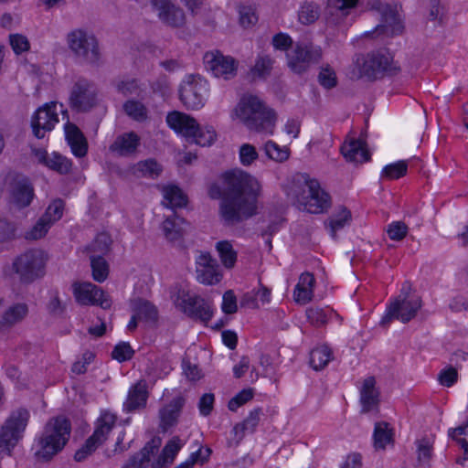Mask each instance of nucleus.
Masks as SVG:
<instances>
[{"mask_svg":"<svg viewBox=\"0 0 468 468\" xmlns=\"http://www.w3.org/2000/svg\"><path fill=\"white\" fill-rule=\"evenodd\" d=\"M252 398L253 391L251 388L243 389L229 401L228 408L231 411H236L240 406L250 401Z\"/></svg>","mask_w":468,"mask_h":468,"instance_id":"4d7b16f0","label":"nucleus"},{"mask_svg":"<svg viewBox=\"0 0 468 468\" xmlns=\"http://www.w3.org/2000/svg\"><path fill=\"white\" fill-rule=\"evenodd\" d=\"M272 67V59L268 56L259 57L252 71L259 77L269 74Z\"/></svg>","mask_w":468,"mask_h":468,"instance_id":"0e129e2a","label":"nucleus"},{"mask_svg":"<svg viewBox=\"0 0 468 468\" xmlns=\"http://www.w3.org/2000/svg\"><path fill=\"white\" fill-rule=\"evenodd\" d=\"M171 299L175 305L187 316L207 324L213 316L210 303L197 295H191L187 290L176 285L171 290Z\"/></svg>","mask_w":468,"mask_h":468,"instance_id":"423d86ee","label":"nucleus"},{"mask_svg":"<svg viewBox=\"0 0 468 468\" xmlns=\"http://www.w3.org/2000/svg\"><path fill=\"white\" fill-rule=\"evenodd\" d=\"M151 5L157 13L158 18L165 25L171 27H181L186 24L185 12L171 0H151Z\"/></svg>","mask_w":468,"mask_h":468,"instance_id":"aec40b11","label":"nucleus"},{"mask_svg":"<svg viewBox=\"0 0 468 468\" xmlns=\"http://www.w3.org/2000/svg\"><path fill=\"white\" fill-rule=\"evenodd\" d=\"M181 440L174 437L164 447L158 458L151 463L152 468H165L170 465L182 447Z\"/></svg>","mask_w":468,"mask_h":468,"instance_id":"c756f323","label":"nucleus"},{"mask_svg":"<svg viewBox=\"0 0 468 468\" xmlns=\"http://www.w3.org/2000/svg\"><path fill=\"white\" fill-rule=\"evenodd\" d=\"M318 82L326 90L335 88L337 85V77L334 69L329 65L322 67L318 74Z\"/></svg>","mask_w":468,"mask_h":468,"instance_id":"8fccbe9b","label":"nucleus"},{"mask_svg":"<svg viewBox=\"0 0 468 468\" xmlns=\"http://www.w3.org/2000/svg\"><path fill=\"white\" fill-rule=\"evenodd\" d=\"M237 115L250 131L273 133L276 114L258 96L244 95L238 104Z\"/></svg>","mask_w":468,"mask_h":468,"instance_id":"7ed1b4c3","label":"nucleus"},{"mask_svg":"<svg viewBox=\"0 0 468 468\" xmlns=\"http://www.w3.org/2000/svg\"><path fill=\"white\" fill-rule=\"evenodd\" d=\"M332 351L326 346L313 349L310 353V365L314 370L324 368L332 360Z\"/></svg>","mask_w":468,"mask_h":468,"instance_id":"4c0bfd02","label":"nucleus"},{"mask_svg":"<svg viewBox=\"0 0 468 468\" xmlns=\"http://www.w3.org/2000/svg\"><path fill=\"white\" fill-rule=\"evenodd\" d=\"M258 158L256 148L250 144H244L239 148V159L243 165H251Z\"/></svg>","mask_w":468,"mask_h":468,"instance_id":"052dcab7","label":"nucleus"},{"mask_svg":"<svg viewBox=\"0 0 468 468\" xmlns=\"http://www.w3.org/2000/svg\"><path fill=\"white\" fill-rule=\"evenodd\" d=\"M67 44L70 51L83 62L92 65L99 62V43L92 33L81 28L73 29L67 35Z\"/></svg>","mask_w":468,"mask_h":468,"instance_id":"6e6552de","label":"nucleus"},{"mask_svg":"<svg viewBox=\"0 0 468 468\" xmlns=\"http://www.w3.org/2000/svg\"><path fill=\"white\" fill-rule=\"evenodd\" d=\"M70 431L71 425L66 418L56 417L50 419L37 440L36 457L42 461L50 460L67 444Z\"/></svg>","mask_w":468,"mask_h":468,"instance_id":"20e7f679","label":"nucleus"},{"mask_svg":"<svg viewBox=\"0 0 468 468\" xmlns=\"http://www.w3.org/2000/svg\"><path fill=\"white\" fill-rule=\"evenodd\" d=\"M51 225L52 224L48 222L45 218H40L31 229V230L27 234V238L31 239H41L47 234Z\"/></svg>","mask_w":468,"mask_h":468,"instance_id":"13d9d810","label":"nucleus"},{"mask_svg":"<svg viewBox=\"0 0 468 468\" xmlns=\"http://www.w3.org/2000/svg\"><path fill=\"white\" fill-rule=\"evenodd\" d=\"M186 221L183 218L176 215L168 217L163 222V230L167 239L173 241L178 239L184 231V225Z\"/></svg>","mask_w":468,"mask_h":468,"instance_id":"c9c22d12","label":"nucleus"},{"mask_svg":"<svg viewBox=\"0 0 468 468\" xmlns=\"http://www.w3.org/2000/svg\"><path fill=\"white\" fill-rule=\"evenodd\" d=\"M320 16V8L314 3L303 4L298 13V19L303 25L314 23Z\"/></svg>","mask_w":468,"mask_h":468,"instance_id":"c03bdc74","label":"nucleus"},{"mask_svg":"<svg viewBox=\"0 0 468 468\" xmlns=\"http://www.w3.org/2000/svg\"><path fill=\"white\" fill-rule=\"evenodd\" d=\"M222 311L227 314H232L237 312V299L233 291L229 290L223 294L221 305Z\"/></svg>","mask_w":468,"mask_h":468,"instance_id":"774afa93","label":"nucleus"},{"mask_svg":"<svg viewBox=\"0 0 468 468\" xmlns=\"http://www.w3.org/2000/svg\"><path fill=\"white\" fill-rule=\"evenodd\" d=\"M410 285L405 283L401 290V295L392 301L387 307L386 314L380 321L383 326L388 325L391 320L397 319L402 323H408L413 319L422 306L421 298L418 295H408Z\"/></svg>","mask_w":468,"mask_h":468,"instance_id":"0eeeda50","label":"nucleus"},{"mask_svg":"<svg viewBox=\"0 0 468 468\" xmlns=\"http://www.w3.org/2000/svg\"><path fill=\"white\" fill-rule=\"evenodd\" d=\"M408 164L406 161H399L386 165L381 173V176L389 180L398 179L406 175Z\"/></svg>","mask_w":468,"mask_h":468,"instance_id":"09e8293b","label":"nucleus"},{"mask_svg":"<svg viewBox=\"0 0 468 468\" xmlns=\"http://www.w3.org/2000/svg\"><path fill=\"white\" fill-rule=\"evenodd\" d=\"M386 231L391 240L399 241L406 237L408 227L402 221H393L387 226Z\"/></svg>","mask_w":468,"mask_h":468,"instance_id":"603ef678","label":"nucleus"},{"mask_svg":"<svg viewBox=\"0 0 468 468\" xmlns=\"http://www.w3.org/2000/svg\"><path fill=\"white\" fill-rule=\"evenodd\" d=\"M417 452L419 463L422 464L428 463L432 454V442L427 438L418 441Z\"/></svg>","mask_w":468,"mask_h":468,"instance_id":"864d4df0","label":"nucleus"},{"mask_svg":"<svg viewBox=\"0 0 468 468\" xmlns=\"http://www.w3.org/2000/svg\"><path fill=\"white\" fill-rule=\"evenodd\" d=\"M28 420L29 412L26 409H18L10 414L0 431V454L10 455L23 437Z\"/></svg>","mask_w":468,"mask_h":468,"instance_id":"9d476101","label":"nucleus"},{"mask_svg":"<svg viewBox=\"0 0 468 468\" xmlns=\"http://www.w3.org/2000/svg\"><path fill=\"white\" fill-rule=\"evenodd\" d=\"M39 160L48 168L57 171L59 174H67L71 168L70 160L55 152L50 154L42 153L39 156Z\"/></svg>","mask_w":468,"mask_h":468,"instance_id":"72a5a7b5","label":"nucleus"},{"mask_svg":"<svg viewBox=\"0 0 468 468\" xmlns=\"http://www.w3.org/2000/svg\"><path fill=\"white\" fill-rule=\"evenodd\" d=\"M117 417L110 411H102L95 422L94 431L89 437L100 446L108 439L109 434L115 426Z\"/></svg>","mask_w":468,"mask_h":468,"instance_id":"a878e982","label":"nucleus"},{"mask_svg":"<svg viewBox=\"0 0 468 468\" xmlns=\"http://www.w3.org/2000/svg\"><path fill=\"white\" fill-rule=\"evenodd\" d=\"M92 277L98 282H102L108 277L109 266L101 255H90Z\"/></svg>","mask_w":468,"mask_h":468,"instance_id":"79ce46f5","label":"nucleus"},{"mask_svg":"<svg viewBox=\"0 0 468 468\" xmlns=\"http://www.w3.org/2000/svg\"><path fill=\"white\" fill-rule=\"evenodd\" d=\"M111 244V237L107 233H100L90 245L89 250L91 251V255L103 257L110 250Z\"/></svg>","mask_w":468,"mask_h":468,"instance_id":"de8ad7c7","label":"nucleus"},{"mask_svg":"<svg viewBox=\"0 0 468 468\" xmlns=\"http://www.w3.org/2000/svg\"><path fill=\"white\" fill-rule=\"evenodd\" d=\"M47 255L41 250L33 249L17 256L13 270L24 283H31L45 274Z\"/></svg>","mask_w":468,"mask_h":468,"instance_id":"1a4fd4ad","label":"nucleus"},{"mask_svg":"<svg viewBox=\"0 0 468 468\" xmlns=\"http://www.w3.org/2000/svg\"><path fill=\"white\" fill-rule=\"evenodd\" d=\"M10 46L16 54L27 51L30 44L27 37L20 34H12L9 36Z\"/></svg>","mask_w":468,"mask_h":468,"instance_id":"e2e57ef3","label":"nucleus"},{"mask_svg":"<svg viewBox=\"0 0 468 468\" xmlns=\"http://www.w3.org/2000/svg\"><path fill=\"white\" fill-rule=\"evenodd\" d=\"M184 405V398L176 397L159 410L160 428L163 431H168L177 423Z\"/></svg>","mask_w":468,"mask_h":468,"instance_id":"b1692460","label":"nucleus"},{"mask_svg":"<svg viewBox=\"0 0 468 468\" xmlns=\"http://www.w3.org/2000/svg\"><path fill=\"white\" fill-rule=\"evenodd\" d=\"M216 249L222 264L228 269L233 268L237 261V252L234 250L231 242L229 240L218 241L216 244Z\"/></svg>","mask_w":468,"mask_h":468,"instance_id":"58836bf2","label":"nucleus"},{"mask_svg":"<svg viewBox=\"0 0 468 468\" xmlns=\"http://www.w3.org/2000/svg\"><path fill=\"white\" fill-rule=\"evenodd\" d=\"M191 138L198 145L209 146L216 141L217 133L212 126L206 125L204 127H200L198 125L197 133L191 136Z\"/></svg>","mask_w":468,"mask_h":468,"instance_id":"49530a36","label":"nucleus"},{"mask_svg":"<svg viewBox=\"0 0 468 468\" xmlns=\"http://www.w3.org/2000/svg\"><path fill=\"white\" fill-rule=\"evenodd\" d=\"M98 89L84 77H76L69 93V105L77 112H87L98 105Z\"/></svg>","mask_w":468,"mask_h":468,"instance_id":"9b49d317","label":"nucleus"},{"mask_svg":"<svg viewBox=\"0 0 468 468\" xmlns=\"http://www.w3.org/2000/svg\"><path fill=\"white\" fill-rule=\"evenodd\" d=\"M170 370L171 367L165 360L156 358L147 366L146 373L154 378H159L168 374Z\"/></svg>","mask_w":468,"mask_h":468,"instance_id":"3c124183","label":"nucleus"},{"mask_svg":"<svg viewBox=\"0 0 468 468\" xmlns=\"http://www.w3.org/2000/svg\"><path fill=\"white\" fill-rule=\"evenodd\" d=\"M351 219V213L346 207H341L340 210L333 215L328 220V227L333 238H335L336 231L343 229Z\"/></svg>","mask_w":468,"mask_h":468,"instance_id":"37998d69","label":"nucleus"},{"mask_svg":"<svg viewBox=\"0 0 468 468\" xmlns=\"http://www.w3.org/2000/svg\"><path fill=\"white\" fill-rule=\"evenodd\" d=\"M264 152L270 159L280 163L286 161L290 155V151L287 147H281L271 140L265 143Z\"/></svg>","mask_w":468,"mask_h":468,"instance_id":"a18cd8bd","label":"nucleus"},{"mask_svg":"<svg viewBox=\"0 0 468 468\" xmlns=\"http://www.w3.org/2000/svg\"><path fill=\"white\" fill-rule=\"evenodd\" d=\"M100 447L95 441L88 438L85 443L75 452L74 460L83 462Z\"/></svg>","mask_w":468,"mask_h":468,"instance_id":"bf43d9fd","label":"nucleus"},{"mask_svg":"<svg viewBox=\"0 0 468 468\" xmlns=\"http://www.w3.org/2000/svg\"><path fill=\"white\" fill-rule=\"evenodd\" d=\"M287 197L309 213L319 214L331 206V197L316 179L306 174L296 175L286 188Z\"/></svg>","mask_w":468,"mask_h":468,"instance_id":"f03ea898","label":"nucleus"},{"mask_svg":"<svg viewBox=\"0 0 468 468\" xmlns=\"http://www.w3.org/2000/svg\"><path fill=\"white\" fill-rule=\"evenodd\" d=\"M371 9L376 11L381 17V22L373 31L366 32L365 37L373 35L392 37L402 31V25L396 8L390 5L382 3L379 0H373Z\"/></svg>","mask_w":468,"mask_h":468,"instance_id":"4468645a","label":"nucleus"},{"mask_svg":"<svg viewBox=\"0 0 468 468\" xmlns=\"http://www.w3.org/2000/svg\"><path fill=\"white\" fill-rule=\"evenodd\" d=\"M164 206L169 208L183 207L187 203L186 196L176 186L169 185L163 187Z\"/></svg>","mask_w":468,"mask_h":468,"instance_id":"7c9ffc66","label":"nucleus"},{"mask_svg":"<svg viewBox=\"0 0 468 468\" xmlns=\"http://www.w3.org/2000/svg\"><path fill=\"white\" fill-rule=\"evenodd\" d=\"M28 314V306L25 303H17L9 306L3 314L0 324L12 326L21 322Z\"/></svg>","mask_w":468,"mask_h":468,"instance_id":"473e14b6","label":"nucleus"},{"mask_svg":"<svg viewBox=\"0 0 468 468\" xmlns=\"http://www.w3.org/2000/svg\"><path fill=\"white\" fill-rule=\"evenodd\" d=\"M58 105L48 102L40 106L31 117V128L35 137L42 139L46 133L51 132L58 123Z\"/></svg>","mask_w":468,"mask_h":468,"instance_id":"dca6fc26","label":"nucleus"},{"mask_svg":"<svg viewBox=\"0 0 468 468\" xmlns=\"http://www.w3.org/2000/svg\"><path fill=\"white\" fill-rule=\"evenodd\" d=\"M8 203L11 208L21 210L27 207L35 197V190L30 180L20 174L10 176L8 182Z\"/></svg>","mask_w":468,"mask_h":468,"instance_id":"2eb2a0df","label":"nucleus"},{"mask_svg":"<svg viewBox=\"0 0 468 468\" xmlns=\"http://www.w3.org/2000/svg\"><path fill=\"white\" fill-rule=\"evenodd\" d=\"M341 153L348 162L361 164L369 160L370 154L365 143L359 139H351L341 147Z\"/></svg>","mask_w":468,"mask_h":468,"instance_id":"cd10ccee","label":"nucleus"},{"mask_svg":"<svg viewBox=\"0 0 468 468\" xmlns=\"http://www.w3.org/2000/svg\"><path fill=\"white\" fill-rule=\"evenodd\" d=\"M148 398L147 386L144 380H140L129 389L127 399L123 404L125 410L133 411L144 408Z\"/></svg>","mask_w":468,"mask_h":468,"instance_id":"c85d7f7f","label":"nucleus"},{"mask_svg":"<svg viewBox=\"0 0 468 468\" xmlns=\"http://www.w3.org/2000/svg\"><path fill=\"white\" fill-rule=\"evenodd\" d=\"M360 403L362 412L367 413L378 409L379 404V393L376 388V379L373 377L367 378L360 388Z\"/></svg>","mask_w":468,"mask_h":468,"instance_id":"bb28decb","label":"nucleus"},{"mask_svg":"<svg viewBox=\"0 0 468 468\" xmlns=\"http://www.w3.org/2000/svg\"><path fill=\"white\" fill-rule=\"evenodd\" d=\"M322 48L311 43H296L287 53V64L297 74L307 71L322 59Z\"/></svg>","mask_w":468,"mask_h":468,"instance_id":"ddd939ff","label":"nucleus"},{"mask_svg":"<svg viewBox=\"0 0 468 468\" xmlns=\"http://www.w3.org/2000/svg\"><path fill=\"white\" fill-rule=\"evenodd\" d=\"M261 186L259 181L241 170L227 172L220 183L212 184L208 196L219 199L218 215L225 226L237 225L257 213Z\"/></svg>","mask_w":468,"mask_h":468,"instance_id":"f257e3e1","label":"nucleus"},{"mask_svg":"<svg viewBox=\"0 0 468 468\" xmlns=\"http://www.w3.org/2000/svg\"><path fill=\"white\" fill-rule=\"evenodd\" d=\"M357 0H329L327 6L328 20L332 23H337L338 17L346 16L348 10L355 7Z\"/></svg>","mask_w":468,"mask_h":468,"instance_id":"f704fd0d","label":"nucleus"},{"mask_svg":"<svg viewBox=\"0 0 468 468\" xmlns=\"http://www.w3.org/2000/svg\"><path fill=\"white\" fill-rule=\"evenodd\" d=\"M258 20L255 10L251 6H241L239 8V21L242 27H248L254 25Z\"/></svg>","mask_w":468,"mask_h":468,"instance_id":"338daca9","label":"nucleus"},{"mask_svg":"<svg viewBox=\"0 0 468 468\" xmlns=\"http://www.w3.org/2000/svg\"><path fill=\"white\" fill-rule=\"evenodd\" d=\"M133 309L140 320H145L148 322H155L157 320V309L148 301L143 299L134 301Z\"/></svg>","mask_w":468,"mask_h":468,"instance_id":"e433bc0d","label":"nucleus"},{"mask_svg":"<svg viewBox=\"0 0 468 468\" xmlns=\"http://www.w3.org/2000/svg\"><path fill=\"white\" fill-rule=\"evenodd\" d=\"M162 443L159 437H154L124 463L122 468H147L153 456L158 452Z\"/></svg>","mask_w":468,"mask_h":468,"instance_id":"4be33fe9","label":"nucleus"},{"mask_svg":"<svg viewBox=\"0 0 468 468\" xmlns=\"http://www.w3.org/2000/svg\"><path fill=\"white\" fill-rule=\"evenodd\" d=\"M207 91V80L200 76L188 75L180 85L179 98L188 110H199L205 105Z\"/></svg>","mask_w":468,"mask_h":468,"instance_id":"f8f14e48","label":"nucleus"},{"mask_svg":"<svg viewBox=\"0 0 468 468\" xmlns=\"http://www.w3.org/2000/svg\"><path fill=\"white\" fill-rule=\"evenodd\" d=\"M308 321L314 326H322L327 323V314L321 308H309L306 311Z\"/></svg>","mask_w":468,"mask_h":468,"instance_id":"680f3d73","label":"nucleus"},{"mask_svg":"<svg viewBox=\"0 0 468 468\" xmlns=\"http://www.w3.org/2000/svg\"><path fill=\"white\" fill-rule=\"evenodd\" d=\"M64 203L61 199L54 200L47 208L43 218L53 224L58 221L63 215Z\"/></svg>","mask_w":468,"mask_h":468,"instance_id":"5fc2aeb1","label":"nucleus"},{"mask_svg":"<svg viewBox=\"0 0 468 468\" xmlns=\"http://www.w3.org/2000/svg\"><path fill=\"white\" fill-rule=\"evenodd\" d=\"M166 122L176 133L186 138H191L198 130V123L193 117L176 111L167 114Z\"/></svg>","mask_w":468,"mask_h":468,"instance_id":"412c9836","label":"nucleus"},{"mask_svg":"<svg viewBox=\"0 0 468 468\" xmlns=\"http://www.w3.org/2000/svg\"><path fill=\"white\" fill-rule=\"evenodd\" d=\"M140 144L141 138L136 133H123L115 138L109 150L119 156H130L137 152Z\"/></svg>","mask_w":468,"mask_h":468,"instance_id":"5701e85b","label":"nucleus"},{"mask_svg":"<svg viewBox=\"0 0 468 468\" xmlns=\"http://www.w3.org/2000/svg\"><path fill=\"white\" fill-rule=\"evenodd\" d=\"M133 350L129 343L122 342L115 346L112 352V356L113 359L123 362L130 360L133 356Z\"/></svg>","mask_w":468,"mask_h":468,"instance_id":"6e6d98bb","label":"nucleus"},{"mask_svg":"<svg viewBox=\"0 0 468 468\" xmlns=\"http://www.w3.org/2000/svg\"><path fill=\"white\" fill-rule=\"evenodd\" d=\"M374 447L384 450L386 445L392 441V432L387 422H378L374 430Z\"/></svg>","mask_w":468,"mask_h":468,"instance_id":"ea45409f","label":"nucleus"},{"mask_svg":"<svg viewBox=\"0 0 468 468\" xmlns=\"http://www.w3.org/2000/svg\"><path fill=\"white\" fill-rule=\"evenodd\" d=\"M204 63L207 70L217 78L229 80L236 75L237 61L230 56H224L219 51L207 52Z\"/></svg>","mask_w":468,"mask_h":468,"instance_id":"a211bd4d","label":"nucleus"},{"mask_svg":"<svg viewBox=\"0 0 468 468\" xmlns=\"http://www.w3.org/2000/svg\"><path fill=\"white\" fill-rule=\"evenodd\" d=\"M74 295L77 302L83 305L97 304L103 309H109L112 305V302L105 292L90 282L74 284Z\"/></svg>","mask_w":468,"mask_h":468,"instance_id":"6ab92c4d","label":"nucleus"},{"mask_svg":"<svg viewBox=\"0 0 468 468\" xmlns=\"http://www.w3.org/2000/svg\"><path fill=\"white\" fill-rule=\"evenodd\" d=\"M196 274L197 282L205 285L217 284L223 277L218 261L208 252H200L196 258Z\"/></svg>","mask_w":468,"mask_h":468,"instance_id":"f3484780","label":"nucleus"},{"mask_svg":"<svg viewBox=\"0 0 468 468\" xmlns=\"http://www.w3.org/2000/svg\"><path fill=\"white\" fill-rule=\"evenodd\" d=\"M359 76L368 80L398 75L401 68L393 56L386 49L372 51L357 59Z\"/></svg>","mask_w":468,"mask_h":468,"instance_id":"39448f33","label":"nucleus"},{"mask_svg":"<svg viewBox=\"0 0 468 468\" xmlns=\"http://www.w3.org/2000/svg\"><path fill=\"white\" fill-rule=\"evenodd\" d=\"M206 453L207 455L205 457H202L201 449H198L197 452H192L186 461L176 466L175 468H193L195 463H197V462L204 463L205 462L207 461L211 453V450L209 448H207Z\"/></svg>","mask_w":468,"mask_h":468,"instance_id":"69168bd1","label":"nucleus"},{"mask_svg":"<svg viewBox=\"0 0 468 468\" xmlns=\"http://www.w3.org/2000/svg\"><path fill=\"white\" fill-rule=\"evenodd\" d=\"M123 111L130 118L139 122H143L148 118L147 108L139 101H127L123 104Z\"/></svg>","mask_w":468,"mask_h":468,"instance_id":"a19ab883","label":"nucleus"},{"mask_svg":"<svg viewBox=\"0 0 468 468\" xmlns=\"http://www.w3.org/2000/svg\"><path fill=\"white\" fill-rule=\"evenodd\" d=\"M261 415V409H254L249 413L247 418L242 422L237 423L233 427L231 431V441H234L236 446L240 443L246 434L253 433L256 431Z\"/></svg>","mask_w":468,"mask_h":468,"instance_id":"393cba45","label":"nucleus"},{"mask_svg":"<svg viewBox=\"0 0 468 468\" xmlns=\"http://www.w3.org/2000/svg\"><path fill=\"white\" fill-rule=\"evenodd\" d=\"M162 171V165L152 158L140 161L132 168V172L135 176L153 179L158 177Z\"/></svg>","mask_w":468,"mask_h":468,"instance_id":"2f4dec72","label":"nucleus"}]
</instances>
